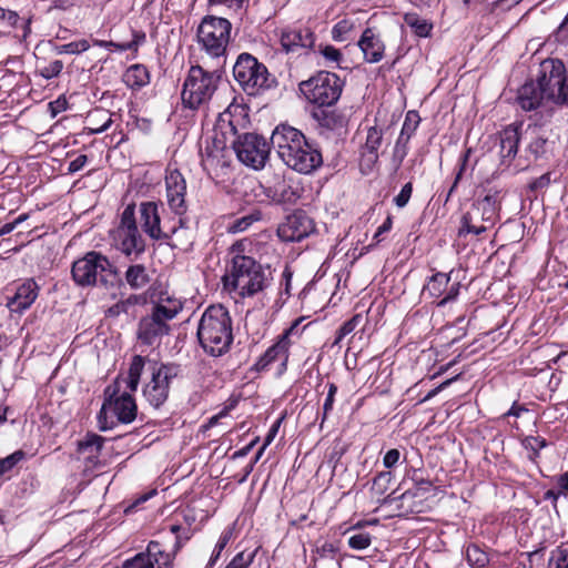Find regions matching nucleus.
<instances>
[{"instance_id": "nucleus-49", "label": "nucleus", "mask_w": 568, "mask_h": 568, "mask_svg": "<svg viewBox=\"0 0 568 568\" xmlns=\"http://www.w3.org/2000/svg\"><path fill=\"white\" fill-rule=\"evenodd\" d=\"M523 445L526 449L531 452L530 458L535 459L538 457L539 450L547 446V442L541 437L527 436L523 440Z\"/></svg>"}, {"instance_id": "nucleus-28", "label": "nucleus", "mask_w": 568, "mask_h": 568, "mask_svg": "<svg viewBox=\"0 0 568 568\" xmlns=\"http://www.w3.org/2000/svg\"><path fill=\"white\" fill-rule=\"evenodd\" d=\"M140 221L143 231L153 240H162L164 229L161 227L159 207L154 202H143L140 204Z\"/></svg>"}, {"instance_id": "nucleus-13", "label": "nucleus", "mask_w": 568, "mask_h": 568, "mask_svg": "<svg viewBox=\"0 0 568 568\" xmlns=\"http://www.w3.org/2000/svg\"><path fill=\"white\" fill-rule=\"evenodd\" d=\"M495 215L496 197L487 194L481 200L476 201L471 209L463 215L459 235L464 233L479 235L486 232L494 224Z\"/></svg>"}, {"instance_id": "nucleus-25", "label": "nucleus", "mask_w": 568, "mask_h": 568, "mask_svg": "<svg viewBox=\"0 0 568 568\" xmlns=\"http://www.w3.org/2000/svg\"><path fill=\"white\" fill-rule=\"evenodd\" d=\"M314 43L315 36L308 28H287L281 32V45L287 53L297 52L300 49H311Z\"/></svg>"}, {"instance_id": "nucleus-48", "label": "nucleus", "mask_w": 568, "mask_h": 568, "mask_svg": "<svg viewBox=\"0 0 568 568\" xmlns=\"http://www.w3.org/2000/svg\"><path fill=\"white\" fill-rule=\"evenodd\" d=\"M24 456L26 453L19 449L4 458H0V476L10 471Z\"/></svg>"}, {"instance_id": "nucleus-56", "label": "nucleus", "mask_w": 568, "mask_h": 568, "mask_svg": "<svg viewBox=\"0 0 568 568\" xmlns=\"http://www.w3.org/2000/svg\"><path fill=\"white\" fill-rule=\"evenodd\" d=\"M63 69V63L61 60H54V61H51L48 65H45L44 68H42L40 70V74L44 78V79H52L54 77H58L61 71Z\"/></svg>"}, {"instance_id": "nucleus-1", "label": "nucleus", "mask_w": 568, "mask_h": 568, "mask_svg": "<svg viewBox=\"0 0 568 568\" xmlns=\"http://www.w3.org/2000/svg\"><path fill=\"white\" fill-rule=\"evenodd\" d=\"M197 338L203 349L212 356H221L233 342L232 320L221 304L209 306L197 325Z\"/></svg>"}, {"instance_id": "nucleus-39", "label": "nucleus", "mask_w": 568, "mask_h": 568, "mask_svg": "<svg viewBox=\"0 0 568 568\" xmlns=\"http://www.w3.org/2000/svg\"><path fill=\"white\" fill-rule=\"evenodd\" d=\"M104 443V438L98 434H87L83 440L78 443V452L79 453H89L88 458H98L102 446Z\"/></svg>"}, {"instance_id": "nucleus-15", "label": "nucleus", "mask_w": 568, "mask_h": 568, "mask_svg": "<svg viewBox=\"0 0 568 568\" xmlns=\"http://www.w3.org/2000/svg\"><path fill=\"white\" fill-rule=\"evenodd\" d=\"M314 231L313 219L306 212L296 210L278 225L277 235L284 242H300Z\"/></svg>"}, {"instance_id": "nucleus-11", "label": "nucleus", "mask_w": 568, "mask_h": 568, "mask_svg": "<svg viewBox=\"0 0 568 568\" xmlns=\"http://www.w3.org/2000/svg\"><path fill=\"white\" fill-rule=\"evenodd\" d=\"M232 146L239 161L254 170L264 168L270 155L267 141L256 133L237 135Z\"/></svg>"}, {"instance_id": "nucleus-4", "label": "nucleus", "mask_w": 568, "mask_h": 568, "mask_svg": "<svg viewBox=\"0 0 568 568\" xmlns=\"http://www.w3.org/2000/svg\"><path fill=\"white\" fill-rule=\"evenodd\" d=\"M224 287L240 296H253L264 288L263 268L253 257L235 255L227 274L223 276Z\"/></svg>"}, {"instance_id": "nucleus-7", "label": "nucleus", "mask_w": 568, "mask_h": 568, "mask_svg": "<svg viewBox=\"0 0 568 568\" xmlns=\"http://www.w3.org/2000/svg\"><path fill=\"white\" fill-rule=\"evenodd\" d=\"M344 81L335 73L320 71L308 80L300 83V91L313 104L331 106L335 104L343 91Z\"/></svg>"}, {"instance_id": "nucleus-63", "label": "nucleus", "mask_w": 568, "mask_h": 568, "mask_svg": "<svg viewBox=\"0 0 568 568\" xmlns=\"http://www.w3.org/2000/svg\"><path fill=\"white\" fill-rule=\"evenodd\" d=\"M550 184V174L549 173H546V174H542L541 176L535 179L530 184H529V187L530 190H538V189H542V187H546Z\"/></svg>"}, {"instance_id": "nucleus-46", "label": "nucleus", "mask_w": 568, "mask_h": 568, "mask_svg": "<svg viewBox=\"0 0 568 568\" xmlns=\"http://www.w3.org/2000/svg\"><path fill=\"white\" fill-rule=\"evenodd\" d=\"M90 48V44L87 40H80L70 42L67 44L58 45L55 51L58 54H79L81 52L87 51Z\"/></svg>"}, {"instance_id": "nucleus-5", "label": "nucleus", "mask_w": 568, "mask_h": 568, "mask_svg": "<svg viewBox=\"0 0 568 568\" xmlns=\"http://www.w3.org/2000/svg\"><path fill=\"white\" fill-rule=\"evenodd\" d=\"M220 79L217 70L207 71L201 65L191 67L181 93L183 105L196 110L206 104L216 91Z\"/></svg>"}, {"instance_id": "nucleus-26", "label": "nucleus", "mask_w": 568, "mask_h": 568, "mask_svg": "<svg viewBox=\"0 0 568 568\" xmlns=\"http://www.w3.org/2000/svg\"><path fill=\"white\" fill-rule=\"evenodd\" d=\"M39 286L33 280H27L18 285L14 294L8 297L7 306L11 312L22 313L28 310L37 300Z\"/></svg>"}, {"instance_id": "nucleus-8", "label": "nucleus", "mask_w": 568, "mask_h": 568, "mask_svg": "<svg viewBox=\"0 0 568 568\" xmlns=\"http://www.w3.org/2000/svg\"><path fill=\"white\" fill-rule=\"evenodd\" d=\"M119 393L120 385L118 382L105 388V398L98 415L100 430H108L112 427V425L108 424V410L112 412L122 424H130L135 419L138 406L133 396L126 390L121 394Z\"/></svg>"}, {"instance_id": "nucleus-10", "label": "nucleus", "mask_w": 568, "mask_h": 568, "mask_svg": "<svg viewBox=\"0 0 568 568\" xmlns=\"http://www.w3.org/2000/svg\"><path fill=\"white\" fill-rule=\"evenodd\" d=\"M231 22L224 18L206 17L197 28V40L212 58H222L230 40Z\"/></svg>"}, {"instance_id": "nucleus-18", "label": "nucleus", "mask_w": 568, "mask_h": 568, "mask_svg": "<svg viewBox=\"0 0 568 568\" xmlns=\"http://www.w3.org/2000/svg\"><path fill=\"white\" fill-rule=\"evenodd\" d=\"M305 141L306 138L300 130L286 124L277 125L271 136V143L282 160L303 146Z\"/></svg>"}, {"instance_id": "nucleus-55", "label": "nucleus", "mask_w": 568, "mask_h": 568, "mask_svg": "<svg viewBox=\"0 0 568 568\" xmlns=\"http://www.w3.org/2000/svg\"><path fill=\"white\" fill-rule=\"evenodd\" d=\"M254 558V554L245 555L244 551L239 552L225 568H247Z\"/></svg>"}, {"instance_id": "nucleus-43", "label": "nucleus", "mask_w": 568, "mask_h": 568, "mask_svg": "<svg viewBox=\"0 0 568 568\" xmlns=\"http://www.w3.org/2000/svg\"><path fill=\"white\" fill-rule=\"evenodd\" d=\"M261 219L260 212H253L242 217H239L227 225L230 233H241L246 231L254 222Z\"/></svg>"}, {"instance_id": "nucleus-50", "label": "nucleus", "mask_w": 568, "mask_h": 568, "mask_svg": "<svg viewBox=\"0 0 568 568\" xmlns=\"http://www.w3.org/2000/svg\"><path fill=\"white\" fill-rule=\"evenodd\" d=\"M469 153H470V150H467L460 156L458 171H457V173L455 175V180H454L453 185L448 190V193L446 195L445 202H448V200L450 199L452 194L456 190V187H457V185H458V183H459V181H460V179H462V176H463V174H464V172L466 170V165H467V162H468V159H469Z\"/></svg>"}, {"instance_id": "nucleus-3", "label": "nucleus", "mask_w": 568, "mask_h": 568, "mask_svg": "<svg viewBox=\"0 0 568 568\" xmlns=\"http://www.w3.org/2000/svg\"><path fill=\"white\" fill-rule=\"evenodd\" d=\"M182 310V303L178 300L168 298L154 304L151 312L142 316L136 327V339L139 344L150 347H158L162 339L171 332L170 321L176 317Z\"/></svg>"}, {"instance_id": "nucleus-40", "label": "nucleus", "mask_w": 568, "mask_h": 568, "mask_svg": "<svg viewBox=\"0 0 568 568\" xmlns=\"http://www.w3.org/2000/svg\"><path fill=\"white\" fill-rule=\"evenodd\" d=\"M124 77L126 84L131 88H141L149 82V72L140 64L130 67Z\"/></svg>"}, {"instance_id": "nucleus-47", "label": "nucleus", "mask_w": 568, "mask_h": 568, "mask_svg": "<svg viewBox=\"0 0 568 568\" xmlns=\"http://www.w3.org/2000/svg\"><path fill=\"white\" fill-rule=\"evenodd\" d=\"M354 29V22L349 19L338 21L332 29V37L335 41H345L346 36Z\"/></svg>"}, {"instance_id": "nucleus-60", "label": "nucleus", "mask_w": 568, "mask_h": 568, "mask_svg": "<svg viewBox=\"0 0 568 568\" xmlns=\"http://www.w3.org/2000/svg\"><path fill=\"white\" fill-rule=\"evenodd\" d=\"M88 162L85 154L78 155L74 160L69 163L68 173H75L84 168Z\"/></svg>"}, {"instance_id": "nucleus-62", "label": "nucleus", "mask_w": 568, "mask_h": 568, "mask_svg": "<svg viewBox=\"0 0 568 568\" xmlns=\"http://www.w3.org/2000/svg\"><path fill=\"white\" fill-rule=\"evenodd\" d=\"M0 20H6L10 27H16L19 21V14L16 11L0 7Z\"/></svg>"}, {"instance_id": "nucleus-37", "label": "nucleus", "mask_w": 568, "mask_h": 568, "mask_svg": "<svg viewBox=\"0 0 568 568\" xmlns=\"http://www.w3.org/2000/svg\"><path fill=\"white\" fill-rule=\"evenodd\" d=\"M144 366V357H142L141 355H135L132 357L128 372V377L125 378L126 388L130 392H135L138 389Z\"/></svg>"}, {"instance_id": "nucleus-52", "label": "nucleus", "mask_w": 568, "mask_h": 568, "mask_svg": "<svg viewBox=\"0 0 568 568\" xmlns=\"http://www.w3.org/2000/svg\"><path fill=\"white\" fill-rule=\"evenodd\" d=\"M362 317L361 315H355L347 322H345L341 328L337 332L336 339L334 342V345L338 344L346 335L351 334L357 326V324L361 322Z\"/></svg>"}, {"instance_id": "nucleus-9", "label": "nucleus", "mask_w": 568, "mask_h": 568, "mask_svg": "<svg viewBox=\"0 0 568 568\" xmlns=\"http://www.w3.org/2000/svg\"><path fill=\"white\" fill-rule=\"evenodd\" d=\"M537 82L548 101L568 104V75L564 62L559 59H546L539 65Z\"/></svg>"}, {"instance_id": "nucleus-45", "label": "nucleus", "mask_w": 568, "mask_h": 568, "mask_svg": "<svg viewBox=\"0 0 568 568\" xmlns=\"http://www.w3.org/2000/svg\"><path fill=\"white\" fill-rule=\"evenodd\" d=\"M88 119L91 123H95L97 119L103 120V123L101 125L90 129L91 132L95 133V134L104 132L105 130L109 129V126L112 123L111 114H109L106 111H103V110H98V111L91 113Z\"/></svg>"}, {"instance_id": "nucleus-57", "label": "nucleus", "mask_w": 568, "mask_h": 568, "mask_svg": "<svg viewBox=\"0 0 568 568\" xmlns=\"http://www.w3.org/2000/svg\"><path fill=\"white\" fill-rule=\"evenodd\" d=\"M321 54L324 57L327 63L339 64L342 60V53L338 49L333 45H325L321 49Z\"/></svg>"}, {"instance_id": "nucleus-17", "label": "nucleus", "mask_w": 568, "mask_h": 568, "mask_svg": "<svg viewBox=\"0 0 568 568\" xmlns=\"http://www.w3.org/2000/svg\"><path fill=\"white\" fill-rule=\"evenodd\" d=\"M384 141V129L372 125L366 129L365 141L359 148V166L363 173H369L378 162V150Z\"/></svg>"}, {"instance_id": "nucleus-32", "label": "nucleus", "mask_w": 568, "mask_h": 568, "mask_svg": "<svg viewBox=\"0 0 568 568\" xmlns=\"http://www.w3.org/2000/svg\"><path fill=\"white\" fill-rule=\"evenodd\" d=\"M124 278L130 288L135 291L144 288L151 282V276L143 264L130 265L124 273Z\"/></svg>"}, {"instance_id": "nucleus-30", "label": "nucleus", "mask_w": 568, "mask_h": 568, "mask_svg": "<svg viewBox=\"0 0 568 568\" xmlns=\"http://www.w3.org/2000/svg\"><path fill=\"white\" fill-rule=\"evenodd\" d=\"M225 151L223 140L217 138H214L211 142L206 140V145L201 152L203 165L210 169L227 166Z\"/></svg>"}, {"instance_id": "nucleus-38", "label": "nucleus", "mask_w": 568, "mask_h": 568, "mask_svg": "<svg viewBox=\"0 0 568 568\" xmlns=\"http://www.w3.org/2000/svg\"><path fill=\"white\" fill-rule=\"evenodd\" d=\"M270 192L273 194L268 193L267 195L278 203H293L300 197L298 190L288 185L284 180L280 181L274 190L270 189Z\"/></svg>"}, {"instance_id": "nucleus-6", "label": "nucleus", "mask_w": 568, "mask_h": 568, "mask_svg": "<svg viewBox=\"0 0 568 568\" xmlns=\"http://www.w3.org/2000/svg\"><path fill=\"white\" fill-rule=\"evenodd\" d=\"M233 77L248 95H256L261 90L270 89L275 83V78L270 74L267 68L246 52L237 57L233 65Z\"/></svg>"}, {"instance_id": "nucleus-44", "label": "nucleus", "mask_w": 568, "mask_h": 568, "mask_svg": "<svg viewBox=\"0 0 568 568\" xmlns=\"http://www.w3.org/2000/svg\"><path fill=\"white\" fill-rule=\"evenodd\" d=\"M407 26L413 28L418 37H427L432 30V24L418 18L415 13H407L404 18Z\"/></svg>"}, {"instance_id": "nucleus-20", "label": "nucleus", "mask_w": 568, "mask_h": 568, "mask_svg": "<svg viewBox=\"0 0 568 568\" xmlns=\"http://www.w3.org/2000/svg\"><path fill=\"white\" fill-rule=\"evenodd\" d=\"M450 274L436 273L434 274L427 284L423 288V295L429 297L440 298L438 306L445 305L447 302L453 301L459 294L460 284L454 282L449 285Z\"/></svg>"}, {"instance_id": "nucleus-53", "label": "nucleus", "mask_w": 568, "mask_h": 568, "mask_svg": "<svg viewBox=\"0 0 568 568\" xmlns=\"http://www.w3.org/2000/svg\"><path fill=\"white\" fill-rule=\"evenodd\" d=\"M413 193V183L407 182L400 192L394 197V203L397 207L403 209L407 205Z\"/></svg>"}, {"instance_id": "nucleus-61", "label": "nucleus", "mask_w": 568, "mask_h": 568, "mask_svg": "<svg viewBox=\"0 0 568 568\" xmlns=\"http://www.w3.org/2000/svg\"><path fill=\"white\" fill-rule=\"evenodd\" d=\"M219 123H220L221 128H223V125L226 123L227 126L230 128V131L233 134L237 133L236 125H235L234 121L232 120V113H231L230 109H227L226 111H224L223 113L220 114Z\"/></svg>"}, {"instance_id": "nucleus-24", "label": "nucleus", "mask_w": 568, "mask_h": 568, "mask_svg": "<svg viewBox=\"0 0 568 568\" xmlns=\"http://www.w3.org/2000/svg\"><path fill=\"white\" fill-rule=\"evenodd\" d=\"M297 324V322H294L293 325L281 335L280 339L260 357L255 364L257 371L265 369L271 363L277 359L282 361V365L286 364L291 345L288 337L296 328Z\"/></svg>"}, {"instance_id": "nucleus-12", "label": "nucleus", "mask_w": 568, "mask_h": 568, "mask_svg": "<svg viewBox=\"0 0 568 568\" xmlns=\"http://www.w3.org/2000/svg\"><path fill=\"white\" fill-rule=\"evenodd\" d=\"M180 374V366L175 364H154L151 371V381L143 387V396L151 406L158 408L169 397L171 384Z\"/></svg>"}, {"instance_id": "nucleus-41", "label": "nucleus", "mask_w": 568, "mask_h": 568, "mask_svg": "<svg viewBox=\"0 0 568 568\" xmlns=\"http://www.w3.org/2000/svg\"><path fill=\"white\" fill-rule=\"evenodd\" d=\"M347 534H349L347 544L349 548L354 550H364L368 548L372 544V536L368 532L356 530L355 528H351Z\"/></svg>"}, {"instance_id": "nucleus-42", "label": "nucleus", "mask_w": 568, "mask_h": 568, "mask_svg": "<svg viewBox=\"0 0 568 568\" xmlns=\"http://www.w3.org/2000/svg\"><path fill=\"white\" fill-rule=\"evenodd\" d=\"M466 558L473 568H484L489 562L487 554L477 545H469L467 547Z\"/></svg>"}, {"instance_id": "nucleus-31", "label": "nucleus", "mask_w": 568, "mask_h": 568, "mask_svg": "<svg viewBox=\"0 0 568 568\" xmlns=\"http://www.w3.org/2000/svg\"><path fill=\"white\" fill-rule=\"evenodd\" d=\"M178 224L179 225H173L170 229L165 227L164 234H166V236H163L162 240H171L169 244L172 247L186 251L193 244V232L190 227L184 225L182 217H179Z\"/></svg>"}, {"instance_id": "nucleus-16", "label": "nucleus", "mask_w": 568, "mask_h": 568, "mask_svg": "<svg viewBox=\"0 0 568 568\" xmlns=\"http://www.w3.org/2000/svg\"><path fill=\"white\" fill-rule=\"evenodd\" d=\"M173 561V555L165 552L159 541L149 542L146 551L135 555L133 558L125 560L118 568H164L170 567Z\"/></svg>"}, {"instance_id": "nucleus-22", "label": "nucleus", "mask_w": 568, "mask_h": 568, "mask_svg": "<svg viewBox=\"0 0 568 568\" xmlns=\"http://www.w3.org/2000/svg\"><path fill=\"white\" fill-rule=\"evenodd\" d=\"M523 123H511L505 126L499 133L500 163L509 165L516 158L519 142L523 141Z\"/></svg>"}, {"instance_id": "nucleus-34", "label": "nucleus", "mask_w": 568, "mask_h": 568, "mask_svg": "<svg viewBox=\"0 0 568 568\" xmlns=\"http://www.w3.org/2000/svg\"><path fill=\"white\" fill-rule=\"evenodd\" d=\"M410 114L412 113L406 114V119L403 124L400 134H399V136L396 141V144H395V148H394L393 160L397 163V166H399L402 164L403 160L407 155V143L417 128V121H416L415 124L413 125V129H410L409 132L407 131L408 130V121L410 120Z\"/></svg>"}, {"instance_id": "nucleus-21", "label": "nucleus", "mask_w": 568, "mask_h": 568, "mask_svg": "<svg viewBox=\"0 0 568 568\" xmlns=\"http://www.w3.org/2000/svg\"><path fill=\"white\" fill-rule=\"evenodd\" d=\"M166 200L170 209L178 215L186 212V182L178 171H170L165 176Z\"/></svg>"}, {"instance_id": "nucleus-19", "label": "nucleus", "mask_w": 568, "mask_h": 568, "mask_svg": "<svg viewBox=\"0 0 568 568\" xmlns=\"http://www.w3.org/2000/svg\"><path fill=\"white\" fill-rule=\"evenodd\" d=\"M282 161L292 170L303 174L312 173L323 163L321 152L307 140L303 146L297 148L293 154L286 155Z\"/></svg>"}, {"instance_id": "nucleus-58", "label": "nucleus", "mask_w": 568, "mask_h": 568, "mask_svg": "<svg viewBox=\"0 0 568 568\" xmlns=\"http://www.w3.org/2000/svg\"><path fill=\"white\" fill-rule=\"evenodd\" d=\"M337 393V386L334 383L328 384V393L325 398L324 405H323V419L324 422L328 415V413L333 409L335 395Z\"/></svg>"}, {"instance_id": "nucleus-35", "label": "nucleus", "mask_w": 568, "mask_h": 568, "mask_svg": "<svg viewBox=\"0 0 568 568\" xmlns=\"http://www.w3.org/2000/svg\"><path fill=\"white\" fill-rule=\"evenodd\" d=\"M315 119L322 128L328 130L342 129L346 125V118L336 110H320L314 113Z\"/></svg>"}, {"instance_id": "nucleus-64", "label": "nucleus", "mask_w": 568, "mask_h": 568, "mask_svg": "<svg viewBox=\"0 0 568 568\" xmlns=\"http://www.w3.org/2000/svg\"><path fill=\"white\" fill-rule=\"evenodd\" d=\"M558 494L566 496L568 493V471L557 478Z\"/></svg>"}, {"instance_id": "nucleus-51", "label": "nucleus", "mask_w": 568, "mask_h": 568, "mask_svg": "<svg viewBox=\"0 0 568 568\" xmlns=\"http://www.w3.org/2000/svg\"><path fill=\"white\" fill-rule=\"evenodd\" d=\"M392 478L393 476L390 471L379 473L373 480V489L377 494H384L387 490L389 483L392 481Z\"/></svg>"}, {"instance_id": "nucleus-27", "label": "nucleus", "mask_w": 568, "mask_h": 568, "mask_svg": "<svg viewBox=\"0 0 568 568\" xmlns=\"http://www.w3.org/2000/svg\"><path fill=\"white\" fill-rule=\"evenodd\" d=\"M357 45L367 63H377L384 58L385 44L372 28H366L363 31Z\"/></svg>"}, {"instance_id": "nucleus-59", "label": "nucleus", "mask_w": 568, "mask_h": 568, "mask_svg": "<svg viewBox=\"0 0 568 568\" xmlns=\"http://www.w3.org/2000/svg\"><path fill=\"white\" fill-rule=\"evenodd\" d=\"M400 458V452L397 448L389 449L383 458V465L385 468H393Z\"/></svg>"}, {"instance_id": "nucleus-54", "label": "nucleus", "mask_w": 568, "mask_h": 568, "mask_svg": "<svg viewBox=\"0 0 568 568\" xmlns=\"http://www.w3.org/2000/svg\"><path fill=\"white\" fill-rule=\"evenodd\" d=\"M231 536H232V531L231 530H227V531H224L219 541L216 542L215 545V548L213 550V554L211 556V559H210V564L211 565H214L215 561L219 559V557L221 556V552L223 551V549L226 547V545L229 544L230 539H231Z\"/></svg>"}, {"instance_id": "nucleus-2", "label": "nucleus", "mask_w": 568, "mask_h": 568, "mask_svg": "<svg viewBox=\"0 0 568 568\" xmlns=\"http://www.w3.org/2000/svg\"><path fill=\"white\" fill-rule=\"evenodd\" d=\"M71 274L74 283L81 287L97 286L112 290L121 284L118 267L97 251H90L75 260Z\"/></svg>"}, {"instance_id": "nucleus-36", "label": "nucleus", "mask_w": 568, "mask_h": 568, "mask_svg": "<svg viewBox=\"0 0 568 568\" xmlns=\"http://www.w3.org/2000/svg\"><path fill=\"white\" fill-rule=\"evenodd\" d=\"M132 40L128 42H114V41H104V40H94L93 44L104 48H115L118 51H138V48L141 43L145 41V33L142 31L131 30Z\"/></svg>"}, {"instance_id": "nucleus-14", "label": "nucleus", "mask_w": 568, "mask_h": 568, "mask_svg": "<svg viewBox=\"0 0 568 568\" xmlns=\"http://www.w3.org/2000/svg\"><path fill=\"white\" fill-rule=\"evenodd\" d=\"M120 251L126 257L136 258L145 251V241L139 232L134 205H128L121 215V223L119 226Z\"/></svg>"}, {"instance_id": "nucleus-23", "label": "nucleus", "mask_w": 568, "mask_h": 568, "mask_svg": "<svg viewBox=\"0 0 568 568\" xmlns=\"http://www.w3.org/2000/svg\"><path fill=\"white\" fill-rule=\"evenodd\" d=\"M523 141L526 143V151L535 159L546 155L549 149V130L537 123H529L523 131Z\"/></svg>"}, {"instance_id": "nucleus-33", "label": "nucleus", "mask_w": 568, "mask_h": 568, "mask_svg": "<svg viewBox=\"0 0 568 568\" xmlns=\"http://www.w3.org/2000/svg\"><path fill=\"white\" fill-rule=\"evenodd\" d=\"M143 303H145V298L142 295L131 294L110 306L106 311V316L118 317L122 314L134 316L135 307Z\"/></svg>"}, {"instance_id": "nucleus-29", "label": "nucleus", "mask_w": 568, "mask_h": 568, "mask_svg": "<svg viewBox=\"0 0 568 568\" xmlns=\"http://www.w3.org/2000/svg\"><path fill=\"white\" fill-rule=\"evenodd\" d=\"M545 100H547L546 94L537 81L525 83L518 91L517 101L525 111L538 109Z\"/></svg>"}]
</instances>
